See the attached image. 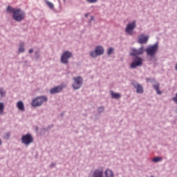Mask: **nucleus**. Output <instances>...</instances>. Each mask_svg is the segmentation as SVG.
I'll return each mask as SVG.
<instances>
[{
	"mask_svg": "<svg viewBox=\"0 0 177 177\" xmlns=\"http://www.w3.org/2000/svg\"><path fill=\"white\" fill-rule=\"evenodd\" d=\"M7 12H9V13H13L12 17L16 21H21L22 20H24V18L26 17V14L24 12L21 11L20 8L15 9L8 6L7 8Z\"/></svg>",
	"mask_w": 177,
	"mask_h": 177,
	"instance_id": "nucleus-1",
	"label": "nucleus"
},
{
	"mask_svg": "<svg viewBox=\"0 0 177 177\" xmlns=\"http://www.w3.org/2000/svg\"><path fill=\"white\" fill-rule=\"evenodd\" d=\"M44 102H48V98L46 97H37L32 100L31 104L32 107H39V106H42V103H44Z\"/></svg>",
	"mask_w": 177,
	"mask_h": 177,
	"instance_id": "nucleus-2",
	"label": "nucleus"
},
{
	"mask_svg": "<svg viewBox=\"0 0 177 177\" xmlns=\"http://www.w3.org/2000/svg\"><path fill=\"white\" fill-rule=\"evenodd\" d=\"M21 140L23 143V145H25V146H29V145H31V143L34 142V138H32V136L30 133L24 135Z\"/></svg>",
	"mask_w": 177,
	"mask_h": 177,
	"instance_id": "nucleus-3",
	"label": "nucleus"
},
{
	"mask_svg": "<svg viewBox=\"0 0 177 177\" xmlns=\"http://www.w3.org/2000/svg\"><path fill=\"white\" fill-rule=\"evenodd\" d=\"M104 53V48L102 46H98L95 47V49L94 51H91L90 53V55L91 57H97V56H102Z\"/></svg>",
	"mask_w": 177,
	"mask_h": 177,
	"instance_id": "nucleus-4",
	"label": "nucleus"
},
{
	"mask_svg": "<svg viewBox=\"0 0 177 177\" xmlns=\"http://www.w3.org/2000/svg\"><path fill=\"white\" fill-rule=\"evenodd\" d=\"M73 57V53L70 51H65L61 57V63L68 64V59Z\"/></svg>",
	"mask_w": 177,
	"mask_h": 177,
	"instance_id": "nucleus-5",
	"label": "nucleus"
},
{
	"mask_svg": "<svg viewBox=\"0 0 177 177\" xmlns=\"http://www.w3.org/2000/svg\"><path fill=\"white\" fill-rule=\"evenodd\" d=\"M158 50V44H154L146 49L147 55L148 56H154L157 53V50Z\"/></svg>",
	"mask_w": 177,
	"mask_h": 177,
	"instance_id": "nucleus-6",
	"label": "nucleus"
},
{
	"mask_svg": "<svg viewBox=\"0 0 177 177\" xmlns=\"http://www.w3.org/2000/svg\"><path fill=\"white\" fill-rule=\"evenodd\" d=\"M74 82L73 83V89H80L82 85L83 80L81 77H76L73 78Z\"/></svg>",
	"mask_w": 177,
	"mask_h": 177,
	"instance_id": "nucleus-7",
	"label": "nucleus"
},
{
	"mask_svg": "<svg viewBox=\"0 0 177 177\" xmlns=\"http://www.w3.org/2000/svg\"><path fill=\"white\" fill-rule=\"evenodd\" d=\"M136 27V21H133L127 25L126 28V32L129 34V35H132L133 34V29Z\"/></svg>",
	"mask_w": 177,
	"mask_h": 177,
	"instance_id": "nucleus-8",
	"label": "nucleus"
},
{
	"mask_svg": "<svg viewBox=\"0 0 177 177\" xmlns=\"http://www.w3.org/2000/svg\"><path fill=\"white\" fill-rule=\"evenodd\" d=\"M143 64V59L142 58L137 57L135 58L134 62L131 64V68H136V67H139V66H142Z\"/></svg>",
	"mask_w": 177,
	"mask_h": 177,
	"instance_id": "nucleus-9",
	"label": "nucleus"
},
{
	"mask_svg": "<svg viewBox=\"0 0 177 177\" xmlns=\"http://www.w3.org/2000/svg\"><path fill=\"white\" fill-rule=\"evenodd\" d=\"M145 53V48L143 47H140L139 49H131V52L130 53V56H139L140 55H143Z\"/></svg>",
	"mask_w": 177,
	"mask_h": 177,
	"instance_id": "nucleus-10",
	"label": "nucleus"
},
{
	"mask_svg": "<svg viewBox=\"0 0 177 177\" xmlns=\"http://www.w3.org/2000/svg\"><path fill=\"white\" fill-rule=\"evenodd\" d=\"M133 86L136 89L137 93H143V86L138 83H132Z\"/></svg>",
	"mask_w": 177,
	"mask_h": 177,
	"instance_id": "nucleus-11",
	"label": "nucleus"
},
{
	"mask_svg": "<svg viewBox=\"0 0 177 177\" xmlns=\"http://www.w3.org/2000/svg\"><path fill=\"white\" fill-rule=\"evenodd\" d=\"M149 41V36H144L141 35L138 37L139 44H146Z\"/></svg>",
	"mask_w": 177,
	"mask_h": 177,
	"instance_id": "nucleus-12",
	"label": "nucleus"
},
{
	"mask_svg": "<svg viewBox=\"0 0 177 177\" xmlns=\"http://www.w3.org/2000/svg\"><path fill=\"white\" fill-rule=\"evenodd\" d=\"M62 89H63L62 86H57L50 89V93L53 95V93H59V92H62Z\"/></svg>",
	"mask_w": 177,
	"mask_h": 177,
	"instance_id": "nucleus-13",
	"label": "nucleus"
},
{
	"mask_svg": "<svg viewBox=\"0 0 177 177\" xmlns=\"http://www.w3.org/2000/svg\"><path fill=\"white\" fill-rule=\"evenodd\" d=\"M93 177H103V170H95Z\"/></svg>",
	"mask_w": 177,
	"mask_h": 177,
	"instance_id": "nucleus-14",
	"label": "nucleus"
},
{
	"mask_svg": "<svg viewBox=\"0 0 177 177\" xmlns=\"http://www.w3.org/2000/svg\"><path fill=\"white\" fill-rule=\"evenodd\" d=\"M104 175L105 177H114V172H113V171L110 170L109 169H107L105 171Z\"/></svg>",
	"mask_w": 177,
	"mask_h": 177,
	"instance_id": "nucleus-15",
	"label": "nucleus"
},
{
	"mask_svg": "<svg viewBox=\"0 0 177 177\" xmlns=\"http://www.w3.org/2000/svg\"><path fill=\"white\" fill-rule=\"evenodd\" d=\"M17 107L21 111H24V104L21 101H19L17 104Z\"/></svg>",
	"mask_w": 177,
	"mask_h": 177,
	"instance_id": "nucleus-16",
	"label": "nucleus"
},
{
	"mask_svg": "<svg viewBox=\"0 0 177 177\" xmlns=\"http://www.w3.org/2000/svg\"><path fill=\"white\" fill-rule=\"evenodd\" d=\"M111 95L113 99H120L121 97V94L120 93L111 92Z\"/></svg>",
	"mask_w": 177,
	"mask_h": 177,
	"instance_id": "nucleus-17",
	"label": "nucleus"
},
{
	"mask_svg": "<svg viewBox=\"0 0 177 177\" xmlns=\"http://www.w3.org/2000/svg\"><path fill=\"white\" fill-rule=\"evenodd\" d=\"M5 110V105L3 102H0V115H3V111Z\"/></svg>",
	"mask_w": 177,
	"mask_h": 177,
	"instance_id": "nucleus-18",
	"label": "nucleus"
},
{
	"mask_svg": "<svg viewBox=\"0 0 177 177\" xmlns=\"http://www.w3.org/2000/svg\"><path fill=\"white\" fill-rule=\"evenodd\" d=\"M154 89H156L158 95H161V91H160V84H156L153 86Z\"/></svg>",
	"mask_w": 177,
	"mask_h": 177,
	"instance_id": "nucleus-19",
	"label": "nucleus"
},
{
	"mask_svg": "<svg viewBox=\"0 0 177 177\" xmlns=\"http://www.w3.org/2000/svg\"><path fill=\"white\" fill-rule=\"evenodd\" d=\"M162 160V158L161 157H155L152 159L153 162H160V161Z\"/></svg>",
	"mask_w": 177,
	"mask_h": 177,
	"instance_id": "nucleus-20",
	"label": "nucleus"
},
{
	"mask_svg": "<svg viewBox=\"0 0 177 177\" xmlns=\"http://www.w3.org/2000/svg\"><path fill=\"white\" fill-rule=\"evenodd\" d=\"M19 53H21V52H24V43H21L19 48Z\"/></svg>",
	"mask_w": 177,
	"mask_h": 177,
	"instance_id": "nucleus-21",
	"label": "nucleus"
},
{
	"mask_svg": "<svg viewBox=\"0 0 177 177\" xmlns=\"http://www.w3.org/2000/svg\"><path fill=\"white\" fill-rule=\"evenodd\" d=\"M113 52H114V48H109L108 49V51H107V55H109V56H110V55H112L113 54Z\"/></svg>",
	"mask_w": 177,
	"mask_h": 177,
	"instance_id": "nucleus-22",
	"label": "nucleus"
},
{
	"mask_svg": "<svg viewBox=\"0 0 177 177\" xmlns=\"http://www.w3.org/2000/svg\"><path fill=\"white\" fill-rule=\"evenodd\" d=\"M46 5L48 6V8H50V9H53V8H54L53 3H52L49 1L46 2Z\"/></svg>",
	"mask_w": 177,
	"mask_h": 177,
	"instance_id": "nucleus-23",
	"label": "nucleus"
},
{
	"mask_svg": "<svg viewBox=\"0 0 177 177\" xmlns=\"http://www.w3.org/2000/svg\"><path fill=\"white\" fill-rule=\"evenodd\" d=\"M0 95L1 96H5V91H3V88H0Z\"/></svg>",
	"mask_w": 177,
	"mask_h": 177,
	"instance_id": "nucleus-24",
	"label": "nucleus"
},
{
	"mask_svg": "<svg viewBox=\"0 0 177 177\" xmlns=\"http://www.w3.org/2000/svg\"><path fill=\"white\" fill-rule=\"evenodd\" d=\"M98 111L100 113H102V111H104V107L101 106V107L98 108Z\"/></svg>",
	"mask_w": 177,
	"mask_h": 177,
	"instance_id": "nucleus-25",
	"label": "nucleus"
},
{
	"mask_svg": "<svg viewBox=\"0 0 177 177\" xmlns=\"http://www.w3.org/2000/svg\"><path fill=\"white\" fill-rule=\"evenodd\" d=\"M87 2H90V3H95V2L97 1V0H86Z\"/></svg>",
	"mask_w": 177,
	"mask_h": 177,
	"instance_id": "nucleus-26",
	"label": "nucleus"
},
{
	"mask_svg": "<svg viewBox=\"0 0 177 177\" xmlns=\"http://www.w3.org/2000/svg\"><path fill=\"white\" fill-rule=\"evenodd\" d=\"M10 133H6V136H5L6 139H8V138H10Z\"/></svg>",
	"mask_w": 177,
	"mask_h": 177,
	"instance_id": "nucleus-27",
	"label": "nucleus"
},
{
	"mask_svg": "<svg viewBox=\"0 0 177 177\" xmlns=\"http://www.w3.org/2000/svg\"><path fill=\"white\" fill-rule=\"evenodd\" d=\"M32 52H34V50L32 48H30L29 50V53H32Z\"/></svg>",
	"mask_w": 177,
	"mask_h": 177,
	"instance_id": "nucleus-28",
	"label": "nucleus"
},
{
	"mask_svg": "<svg viewBox=\"0 0 177 177\" xmlns=\"http://www.w3.org/2000/svg\"><path fill=\"white\" fill-rule=\"evenodd\" d=\"M1 145H2V140H1V139H0V146H1Z\"/></svg>",
	"mask_w": 177,
	"mask_h": 177,
	"instance_id": "nucleus-29",
	"label": "nucleus"
},
{
	"mask_svg": "<svg viewBox=\"0 0 177 177\" xmlns=\"http://www.w3.org/2000/svg\"><path fill=\"white\" fill-rule=\"evenodd\" d=\"M51 167H55V164H52V165H51Z\"/></svg>",
	"mask_w": 177,
	"mask_h": 177,
	"instance_id": "nucleus-30",
	"label": "nucleus"
},
{
	"mask_svg": "<svg viewBox=\"0 0 177 177\" xmlns=\"http://www.w3.org/2000/svg\"><path fill=\"white\" fill-rule=\"evenodd\" d=\"M86 17H88V14H86Z\"/></svg>",
	"mask_w": 177,
	"mask_h": 177,
	"instance_id": "nucleus-31",
	"label": "nucleus"
}]
</instances>
